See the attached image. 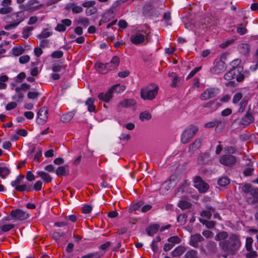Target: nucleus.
<instances>
[{"label":"nucleus","instance_id":"4","mask_svg":"<svg viewBox=\"0 0 258 258\" xmlns=\"http://www.w3.org/2000/svg\"><path fill=\"white\" fill-rule=\"evenodd\" d=\"M149 33L146 32L135 33L131 36L130 41L136 45L146 44L148 41Z\"/></svg>","mask_w":258,"mask_h":258},{"label":"nucleus","instance_id":"48","mask_svg":"<svg viewBox=\"0 0 258 258\" xmlns=\"http://www.w3.org/2000/svg\"><path fill=\"white\" fill-rule=\"evenodd\" d=\"M52 35V32H49L47 29H44L41 33L38 35V37L40 39L47 38Z\"/></svg>","mask_w":258,"mask_h":258},{"label":"nucleus","instance_id":"63","mask_svg":"<svg viewBox=\"0 0 258 258\" xmlns=\"http://www.w3.org/2000/svg\"><path fill=\"white\" fill-rule=\"evenodd\" d=\"M30 60V56L28 55H24L19 57V62L22 64H25Z\"/></svg>","mask_w":258,"mask_h":258},{"label":"nucleus","instance_id":"30","mask_svg":"<svg viewBox=\"0 0 258 258\" xmlns=\"http://www.w3.org/2000/svg\"><path fill=\"white\" fill-rule=\"evenodd\" d=\"M110 89H111V91L112 93H119L125 90V86L123 85L117 84L112 86L110 88Z\"/></svg>","mask_w":258,"mask_h":258},{"label":"nucleus","instance_id":"61","mask_svg":"<svg viewBox=\"0 0 258 258\" xmlns=\"http://www.w3.org/2000/svg\"><path fill=\"white\" fill-rule=\"evenodd\" d=\"M163 19L167 25H171V23L169 22L171 19V13L169 11H167L164 13Z\"/></svg>","mask_w":258,"mask_h":258},{"label":"nucleus","instance_id":"17","mask_svg":"<svg viewBox=\"0 0 258 258\" xmlns=\"http://www.w3.org/2000/svg\"><path fill=\"white\" fill-rule=\"evenodd\" d=\"M112 93L111 89L110 88L106 93H100L98 95V97L102 101L108 102L112 97Z\"/></svg>","mask_w":258,"mask_h":258},{"label":"nucleus","instance_id":"9","mask_svg":"<svg viewBox=\"0 0 258 258\" xmlns=\"http://www.w3.org/2000/svg\"><path fill=\"white\" fill-rule=\"evenodd\" d=\"M195 187L197 188L200 192H205L209 188V185L205 182L201 177L197 176L194 179Z\"/></svg>","mask_w":258,"mask_h":258},{"label":"nucleus","instance_id":"62","mask_svg":"<svg viewBox=\"0 0 258 258\" xmlns=\"http://www.w3.org/2000/svg\"><path fill=\"white\" fill-rule=\"evenodd\" d=\"M248 252L245 254V257L246 258H255L257 255V252L255 250H247Z\"/></svg>","mask_w":258,"mask_h":258},{"label":"nucleus","instance_id":"13","mask_svg":"<svg viewBox=\"0 0 258 258\" xmlns=\"http://www.w3.org/2000/svg\"><path fill=\"white\" fill-rule=\"evenodd\" d=\"M225 70V63L221 60L217 61L213 68L211 70L212 73L214 74H219L222 73Z\"/></svg>","mask_w":258,"mask_h":258},{"label":"nucleus","instance_id":"34","mask_svg":"<svg viewBox=\"0 0 258 258\" xmlns=\"http://www.w3.org/2000/svg\"><path fill=\"white\" fill-rule=\"evenodd\" d=\"M200 222L203 225H205L207 228L212 229L215 226V222L213 221H208L204 219L200 218L199 219Z\"/></svg>","mask_w":258,"mask_h":258},{"label":"nucleus","instance_id":"6","mask_svg":"<svg viewBox=\"0 0 258 258\" xmlns=\"http://www.w3.org/2000/svg\"><path fill=\"white\" fill-rule=\"evenodd\" d=\"M220 93V89L217 87L207 88L200 96L201 100H207L215 97Z\"/></svg>","mask_w":258,"mask_h":258},{"label":"nucleus","instance_id":"55","mask_svg":"<svg viewBox=\"0 0 258 258\" xmlns=\"http://www.w3.org/2000/svg\"><path fill=\"white\" fill-rule=\"evenodd\" d=\"M247 104V100L244 99H243L241 100L239 105V108L238 109V112L239 113L243 112L245 109L246 106Z\"/></svg>","mask_w":258,"mask_h":258},{"label":"nucleus","instance_id":"12","mask_svg":"<svg viewBox=\"0 0 258 258\" xmlns=\"http://www.w3.org/2000/svg\"><path fill=\"white\" fill-rule=\"evenodd\" d=\"M72 23V21L69 19H63L61 21L60 23L57 24L55 30L58 32H63L66 31V27L70 26Z\"/></svg>","mask_w":258,"mask_h":258},{"label":"nucleus","instance_id":"5","mask_svg":"<svg viewBox=\"0 0 258 258\" xmlns=\"http://www.w3.org/2000/svg\"><path fill=\"white\" fill-rule=\"evenodd\" d=\"M198 127L191 125L187 128L181 136V142L183 144L187 143L198 131Z\"/></svg>","mask_w":258,"mask_h":258},{"label":"nucleus","instance_id":"57","mask_svg":"<svg viewBox=\"0 0 258 258\" xmlns=\"http://www.w3.org/2000/svg\"><path fill=\"white\" fill-rule=\"evenodd\" d=\"M42 185H43L42 182L40 180H38L34 184L32 190L40 191L42 189Z\"/></svg>","mask_w":258,"mask_h":258},{"label":"nucleus","instance_id":"14","mask_svg":"<svg viewBox=\"0 0 258 258\" xmlns=\"http://www.w3.org/2000/svg\"><path fill=\"white\" fill-rule=\"evenodd\" d=\"M204 237L200 234H196L190 236L189 244L192 246L198 247L199 243L204 240Z\"/></svg>","mask_w":258,"mask_h":258},{"label":"nucleus","instance_id":"46","mask_svg":"<svg viewBox=\"0 0 258 258\" xmlns=\"http://www.w3.org/2000/svg\"><path fill=\"white\" fill-rule=\"evenodd\" d=\"M102 254L98 252L89 253L83 256L81 258H100Z\"/></svg>","mask_w":258,"mask_h":258},{"label":"nucleus","instance_id":"26","mask_svg":"<svg viewBox=\"0 0 258 258\" xmlns=\"http://www.w3.org/2000/svg\"><path fill=\"white\" fill-rule=\"evenodd\" d=\"M135 104V101L132 99H124L122 101L119 102L117 104V108L129 107L134 105Z\"/></svg>","mask_w":258,"mask_h":258},{"label":"nucleus","instance_id":"11","mask_svg":"<svg viewBox=\"0 0 258 258\" xmlns=\"http://www.w3.org/2000/svg\"><path fill=\"white\" fill-rule=\"evenodd\" d=\"M37 117L38 123H44L48 117V112L47 107H43L41 108L37 112Z\"/></svg>","mask_w":258,"mask_h":258},{"label":"nucleus","instance_id":"24","mask_svg":"<svg viewBox=\"0 0 258 258\" xmlns=\"http://www.w3.org/2000/svg\"><path fill=\"white\" fill-rule=\"evenodd\" d=\"M246 18L243 19V23L238 25L237 28V32L240 35H243L247 33V30L246 26L247 25V21H245Z\"/></svg>","mask_w":258,"mask_h":258},{"label":"nucleus","instance_id":"21","mask_svg":"<svg viewBox=\"0 0 258 258\" xmlns=\"http://www.w3.org/2000/svg\"><path fill=\"white\" fill-rule=\"evenodd\" d=\"M210 161L211 157L208 153H202L198 158V162L201 164H208Z\"/></svg>","mask_w":258,"mask_h":258},{"label":"nucleus","instance_id":"28","mask_svg":"<svg viewBox=\"0 0 258 258\" xmlns=\"http://www.w3.org/2000/svg\"><path fill=\"white\" fill-rule=\"evenodd\" d=\"M110 70L116 69L119 63V58L117 56H114L109 62L107 63Z\"/></svg>","mask_w":258,"mask_h":258},{"label":"nucleus","instance_id":"60","mask_svg":"<svg viewBox=\"0 0 258 258\" xmlns=\"http://www.w3.org/2000/svg\"><path fill=\"white\" fill-rule=\"evenodd\" d=\"M39 95V93L36 91H29L28 92L27 97L29 99H34L37 98Z\"/></svg>","mask_w":258,"mask_h":258},{"label":"nucleus","instance_id":"56","mask_svg":"<svg viewBox=\"0 0 258 258\" xmlns=\"http://www.w3.org/2000/svg\"><path fill=\"white\" fill-rule=\"evenodd\" d=\"M168 241L171 244H173V246L175 244L179 243L180 242V239L177 236H173L168 239Z\"/></svg>","mask_w":258,"mask_h":258},{"label":"nucleus","instance_id":"23","mask_svg":"<svg viewBox=\"0 0 258 258\" xmlns=\"http://www.w3.org/2000/svg\"><path fill=\"white\" fill-rule=\"evenodd\" d=\"M55 173L58 176H66L69 174L68 166H61L57 167Z\"/></svg>","mask_w":258,"mask_h":258},{"label":"nucleus","instance_id":"7","mask_svg":"<svg viewBox=\"0 0 258 258\" xmlns=\"http://www.w3.org/2000/svg\"><path fill=\"white\" fill-rule=\"evenodd\" d=\"M10 215L12 219L19 221L27 219L29 217L28 213L19 209L12 210Z\"/></svg>","mask_w":258,"mask_h":258},{"label":"nucleus","instance_id":"51","mask_svg":"<svg viewBox=\"0 0 258 258\" xmlns=\"http://www.w3.org/2000/svg\"><path fill=\"white\" fill-rule=\"evenodd\" d=\"M97 9L94 6L93 7H91V8H88V9H87L85 11V13L87 16H90L93 14H96L97 13Z\"/></svg>","mask_w":258,"mask_h":258},{"label":"nucleus","instance_id":"53","mask_svg":"<svg viewBox=\"0 0 258 258\" xmlns=\"http://www.w3.org/2000/svg\"><path fill=\"white\" fill-rule=\"evenodd\" d=\"M33 29V27H27L23 29L22 32L23 37L27 38L29 35L30 32Z\"/></svg>","mask_w":258,"mask_h":258},{"label":"nucleus","instance_id":"50","mask_svg":"<svg viewBox=\"0 0 258 258\" xmlns=\"http://www.w3.org/2000/svg\"><path fill=\"white\" fill-rule=\"evenodd\" d=\"M143 202L142 201L138 202L134 204L130 209V211L132 212L133 211L139 210L141 207H142Z\"/></svg>","mask_w":258,"mask_h":258},{"label":"nucleus","instance_id":"45","mask_svg":"<svg viewBox=\"0 0 258 258\" xmlns=\"http://www.w3.org/2000/svg\"><path fill=\"white\" fill-rule=\"evenodd\" d=\"M24 177V176L22 175L17 176L15 180L11 181V185L12 186L15 187L16 188V187L18 186L19 185L18 184L21 183Z\"/></svg>","mask_w":258,"mask_h":258},{"label":"nucleus","instance_id":"36","mask_svg":"<svg viewBox=\"0 0 258 258\" xmlns=\"http://www.w3.org/2000/svg\"><path fill=\"white\" fill-rule=\"evenodd\" d=\"M228 238V234L225 231H222L217 234L215 237V240L217 241L225 240Z\"/></svg>","mask_w":258,"mask_h":258},{"label":"nucleus","instance_id":"16","mask_svg":"<svg viewBox=\"0 0 258 258\" xmlns=\"http://www.w3.org/2000/svg\"><path fill=\"white\" fill-rule=\"evenodd\" d=\"M254 117L251 113L247 112L241 119L240 124L243 125H247L253 122Z\"/></svg>","mask_w":258,"mask_h":258},{"label":"nucleus","instance_id":"54","mask_svg":"<svg viewBox=\"0 0 258 258\" xmlns=\"http://www.w3.org/2000/svg\"><path fill=\"white\" fill-rule=\"evenodd\" d=\"M253 243V239L251 237H247L245 242V247L247 250H250L252 249V244Z\"/></svg>","mask_w":258,"mask_h":258},{"label":"nucleus","instance_id":"25","mask_svg":"<svg viewBox=\"0 0 258 258\" xmlns=\"http://www.w3.org/2000/svg\"><path fill=\"white\" fill-rule=\"evenodd\" d=\"M215 209L212 207H208L207 209L203 210L201 212V216L203 217L210 219L212 216V213H214Z\"/></svg>","mask_w":258,"mask_h":258},{"label":"nucleus","instance_id":"41","mask_svg":"<svg viewBox=\"0 0 258 258\" xmlns=\"http://www.w3.org/2000/svg\"><path fill=\"white\" fill-rule=\"evenodd\" d=\"M201 140L200 139H196L195 141L189 147V149L192 151L198 150L201 146Z\"/></svg>","mask_w":258,"mask_h":258},{"label":"nucleus","instance_id":"18","mask_svg":"<svg viewBox=\"0 0 258 258\" xmlns=\"http://www.w3.org/2000/svg\"><path fill=\"white\" fill-rule=\"evenodd\" d=\"M238 50L241 54L247 56L249 53V45L248 43H241L238 46Z\"/></svg>","mask_w":258,"mask_h":258},{"label":"nucleus","instance_id":"1","mask_svg":"<svg viewBox=\"0 0 258 258\" xmlns=\"http://www.w3.org/2000/svg\"><path fill=\"white\" fill-rule=\"evenodd\" d=\"M219 245L226 253L222 255V256L227 258L228 254H233L239 248L240 242L237 235L232 234L228 239L220 241Z\"/></svg>","mask_w":258,"mask_h":258},{"label":"nucleus","instance_id":"15","mask_svg":"<svg viewBox=\"0 0 258 258\" xmlns=\"http://www.w3.org/2000/svg\"><path fill=\"white\" fill-rule=\"evenodd\" d=\"M10 17L12 21L18 23V26L24 20V14L22 12L19 11L12 14Z\"/></svg>","mask_w":258,"mask_h":258},{"label":"nucleus","instance_id":"49","mask_svg":"<svg viewBox=\"0 0 258 258\" xmlns=\"http://www.w3.org/2000/svg\"><path fill=\"white\" fill-rule=\"evenodd\" d=\"M151 118V114L147 111L141 112L140 114V119L142 121H144V120H149Z\"/></svg>","mask_w":258,"mask_h":258},{"label":"nucleus","instance_id":"27","mask_svg":"<svg viewBox=\"0 0 258 258\" xmlns=\"http://www.w3.org/2000/svg\"><path fill=\"white\" fill-rule=\"evenodd\" d=\"M159 229V225L158 224L151 225L148 227L146 229V232L149 236H152L157 232Z\"/></svg>","mask_w":258,"mask_h":258},{"label":"nucleus","instance_id":"42","mask_svg":"<svg viewBox=\"0 0 258 258\" xmlns=\"http://www.w3.org/2000/svg\"><path fill=\"white\" fill-rule=\"evenodd\" d=\"M70 6L74 14H79L83 12V9L81 6H76L75 4H71Z\"/></svg>","mask_w":258,"mask_h":258},{"label":"nucleus","instance_id":"22","mask_svg":"<svg viewBox=\"0 0 258 258\" xmlns=\"http://www.w3.org/2000/svg\"><path fill=\"white\" fill-rule=\"evenodd\" d=\"M76 110H74L73 111L68 112L66 113L63 114L61 116L60 120L62 122L67 123L69 122L74 116L76 113Z\"/></svg>","mask_w":258,"mask_h":258},{"label":"nucleus","instance_id":"38","mask_svg":"<svg viewBox=\"0 0 258 258\" xmlns=\"http://www.w3.org/2000/svg\"><path fill=\"white\" fill-rule=\"evenodd\" d=\"M177 206L182 210L187 209L190 208L191 204L190 203L186 201H180L177 204Z\"/></svg>","mask_w":258,"mask_h":258},{"label":"nucleus","instance_id":"29","mask_svg":"<svg viewBox=\"0 0 258 258\" xmlns=\"http://www.w3.org/2000/svg\"><path fill=\"white\" fill-rule=\"evenodd\" d=\"M76 23L77 25H82L85 28H86L90 24L89 19L84 17H79L76 20Z\"/></svg>","mask_w":258,"mask_h":258},{"label":"nucleus","instance_id":"40","mask_svg":"<svg viewBox=\"0 0 258 258\" xmlns=\"http://www.w3.org/2000/svg\"><path fill=\"white\" fill-rule=\"evenodd\" d=\"M42 6V4L36 7H31L29 5H28V3L27 2L25 4L21 5L19 7L21 9H23L24 11H28L30 10H35L36 9H39Z\"/></svg>","mask_w":258,"mask_h":258},{"label":"nucleus","instance_id":"64","mask_svg":"<svg viewBox=\"0 0 258 258\" xmlns=\"http://www.w3.org/2000/svg\"><path fill=\"white\" fill-rule=\"evenodd\" d=\"M63 55V52L61 50H56L53 51L51 54V56L55 58H60Z\"/></svg>","mask_w":258,"mask_h":258},{"label":"nucleus","instance_id":"59","mask_svg":"<svg viewBox=\"0 0 258 258\" xmlns=\"http://www.w3.org/2000/svg\"><path fill=\"white\" fill-rule=\"evenodd\" d=\"M26 77L24 72L19 73L16 77L15 81L17 83H21Z\"/></svg>","mask_w":258,"mask_h":258},{"label":"nucleus","instance_id":"37","mask_svg":"<svg viewBox=\"0 0 258 258\" xmlns=\"http://www.w3.org/2000/svg\"><path fill=\"white\" fill-rule=\"evenodd\" d=\"M15 225L13 224H8L3 225L0 227V234H2L3 232H6L9 231L13 228H14Z\"/></svg>","mask_w":258,"mask_h":258},{"label":"nucleus","instance_id":"8","mask_svg":"<svg viewBox=\"0 0 258 258\" xmlns=\"http://www.w3.org/2000/svg\"><path fill=\"white\" fill-rule=\"evenodd\" d=\"M220 163L225 166H229L234 165L236 162V157L231 154H225L219 159Z\"/></svg>","mask_w":258,"mask_h":258},{"label":"nucleus","instance_id":"35","mask_svg":"<svg viewBox=\"0 0 258 258\" xmlns=\"http://www.w3.org/2000/svg\"><path fill=\"white\" fill-rule=\"evenodd\" d=\"M94 99L92 98H89L85 102V104L88 106V110L89 112H93L95 110V107L93 105Z\"/></svg>","mask_w":258,"mask_h":258},{"label":"nucleus","instance_id":"3","mask_svg":"<svg viewBox=\"0 0 258 258\" xmlns=\"http://www.w3.org/2000/svg\"><path fill=\"white\" fill-rule=\"evenodd\" d=\"M158 87L152 85L147 86L141 90V97L143 100H152L157 96Z\"/></svg>","mask_w":258,"mask_h":258},{"label":"nucleus","instance_id":"31","mask_svg":"<svg viewBox=\"0 0 258 258\" xmlns=\"http://www.w3.org/2000/svg\"><path fill=\"white\" fill-rule=\"evenodd\" d=\"M9 168L6 166H0V177L2 179H5L10 173Z\"/></svg>","mask_w":258,"mask_h":258},{"label":"nucleus","instance_id":"47","mask_svg":"<svg viewBox=\"0 0 258 258\" xmlns=\"http://www.w3.org/2000/svg\"><path fill=\"white\" fill-rule=\"evenodd\" d=\"M221 123V120L215 119L214 121H210L206 123L204 126L206 128H211L213 127L216 125H218L219 124Z\"/></svg>","mask_w":258,"mask_h":258},{"label":"nucleus","instance_id":"10","mask_svg":"<svg viewBox=\"0 0 258 258\" xmlns=\"http://www.w3.org/2000/svg\"><path fill=\"white\" fill-rule=\"evenodd\" d=\"M12 0H3L1 3L0 14L6 15L12 13L13 8L11 7Z\"/></svg>","mask_w":258,"mask_h":258},{"label":"nucleus","instance_id":"20","mask_svg":"<svg viewBox=\"0 0 258 258\" xmlns=\"http://www.w3.org/2000/svg\"><path fill=\"white\" fill-rule=\"evenodd\" d=\"M37 177H39L44 182H50L52 180L51 176L47 172L43 171H38L36 172Z\"/></svg>","mask_w":258,"mask_h":258},{"label":"nucleus","instance_id":"32","mask_svg":"<svg viewBox=\"0 0 258 258\" xmlns=\"http://www.w3.org/2000/svg\"><path fill=\"white\" fill-rule=\"evenodd\" d=\"M184 247L182 246H177L172 251V255L174 257L179 256L184 253Z\"/></svg>","mask_w":258,"mask_h":258},{"label":"nucleus","instance_id":"43","mask_svg":"<svg viewBox=\"0 0 258 258\" xmlns=\"http://www.w3.org/2000/svg\"><path fill=\"white\" fill-rule=\"evenodd\" d=\"M8 77L6 75L0 76V89H5L7 87V84L5 82L8 81Z\"/></svg>","mask_w":258,"mask_h":258},{"label":"nucleus","instance_id":"2","mask_svg":"<svg viewBox=\"0 0 258 258\" xmlns=\"http://www.w3.org/2000/svg\"><path fill=\"white\" fill-rule=\"evenodd\" d=\"M239 62V59H235L232 61V68L224 75V78L225 80L230 81L236 78L237 82H241L244 79V76L241 73L243 68L238 65Z\"/></svg>","mask_w":258,"mask_h":258},{"label":"nucleus","instance_id":"33","mask_svg":"<svg viewBox=\"0 0 258 258\" xmlns=\"http://www.w3.org/2000/svg\"><path fill=\"white\" fill-rule=\"evenodd\" d=\"M15 91L16 94L13 97V99L17 100V101H21L24 97V94L25 92L21 90L19 87H16L15 88Z\"/></svg>","mask_w":258,"mask_h":258},{"label":"nucleus","instance_id":"19","mask_svg":"<svg viewBox=\"0 0 258 258\" xmlns=\"http://www.w3.org/2000/svg\"><path fill=\"white\" fill-rule=\"evenodd\" d=\"M107 63H96L95 64V68L96 70L100 73L106 74L108 71H110Z\"/></svg>","mask_w":258,"mask_h":258},{"label":"nucleus","instance_id":"44","mask_svg":"<svg viewBox=\"0 0 258 258\" xmlns=\"http://www.w3.org/2000/svg\"><path fill=\"white\" fill-rule=\"evenodd\" d=\"M12 50L14 55L19 56L24 52V49L21 46L14 47Z\"/></svg>","mask_w":258,"mask_h":258},{"label":"nucleus","instance_id":"39","mask_svg":"<svg viewBox=\"0 0 258 258\" xmlns=\"http://www.w3.org/2000/svg\"><path fill=\"white\" fill-rule=\"evenodd\" d=\"M217 183L221 186H225L229 184L230 179L227 177H221L219 178Z\"/></svg>","mask_w":258,"mask_h":258},{"label":"nucleus","instance_id":"58","mask_svg":"<svg viewBox=\"0 0 258 258\" xmlns=\"http://www.w3.org/2000/svg\"><path fill=\"white\" fill-rule=\"evenodd\" d=\"M185 256L186 258H199L197 256V251L195 250L188 251L185 254Z\"/></svg>","mask_w":258,"mask_h":258},{"label":"nucleus","instance_id":"52","mask_svg":"<svg viewBox=\"0 0 258 258\" xmlns=\"http://www.w3.org/2000/svg\"><path fill=\"white\" fill-rule=\"evenodd\" d=\"M242 98V94L241 93H236L233 96L232 102L234 104H237Z\"/></svg>","mask_w":258,"mask_h":258}]
</instances>
